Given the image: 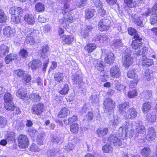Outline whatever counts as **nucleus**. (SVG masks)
Instances as JSON below:
<instances>
[{
    "label": "nucleus",
    "mask_w": 157,
    "mask_h": 157,
    "mask_svg": "<svg viewBox=\"0 0 157 157\" xmlns=\"http://www.w3.org/2000/svg\"><path fill=\"white\" fill-rule=\"evenodd\" d=\"M150 149L148 147H145L141 150L140 154L144 157H149L151 154Z\"/></svg>",
    "instance_id": "nucleus-25"
},
{
    "label": "nucleus",
    "mask_w": 157,
    "mask_h": 157,
    "mask_svg": "<svg viewBox=\"0 0 157 157\" xmlns=\"http://www.w3.org/2000/svg\"><path fill=\"white\" fill-rule=\"evenodd\" d=\"M24 20L29 24H33L34 23L35 20L33 15L27 14L24 17Z\"/></svg>",
    "instance_id": "nucleus-29"
},
{
    "label": "nucleus",
    "mask_w": 157,
    "mask_h": 157,
    "mask_svg": "<svg viewBox=\"0 0 157 157\" xmlns=\"http://www.w3.org/2000/svg\"><path fill=\"white\" fill-rule=\"evenodd\" d=\"M25 71L22 69H18L14 71L13 74L17 77L22 78L25 75Z\"/></svg>",
    "instance_id": "nucleus-36"
},
{
    "label": "nucleus",
    "mask_w": 157,
    "mask_h": 157,
    "mask_svg": "<svg viewBox=\"0 0 157 157\" xmlns=\"http://www.w3.org/2000/svg\"><path fill=\"white\" fill-rule=\"evenodd\" d=\"M137 113L133 108H131L124 113V117L127 119H131L135 118L137 115Z\"/></svg>",
    "instance_id": "nucleus-9"
},
{
    "label": "nucleus",
    "mask_w": 157,
    "mask_h": 157,
    "mask_svg": "<svg viewBox=\"0 0 157 157\" xmlns=\"http://www.w3.org/2000/svg\"><path fill=\"white\" fill-rule=\"evenodd\" d=\"M9 48L5 44L0 46V56L3 57L9 52Z\"/></svg>",
    "instance_id": "nucleus-24"
},
{
    "label": "nucleus",
    "mask_w": 157,
    "mask_h": 157,
    "mask_svg": "<svg viewBox=\"0 0 157 157\" xmlns=\"http://www.w3.org/2000/svg\"><path fill=\"white\" fill-rule=\"evenodd\" d=\"M3 33L4 36L7 37H10L13 35V31L10 27L9 26L4 27L3 29Z\"/></svg>",
    "instance_id": "nucleus-17"
},
{
    "label": "nucleus",
    "mask_w": 157,
    "mask_h": 157,
    "mask_svg": "<svg viewBox=\"0 0 157 157\" xmlns=\"http://www.w3.org/2000/svg\"><path fill=\"white\" fill-rule=\"evenodd\" d=\"M102 150L103 152H108L112 151L113 148L110 145L107 143L102 147Z\"/></svg>",
    "instance_id": "nucleus-54"
},
{
    "label": "nucleus",
    "mask_w": 157,
    "mask_h": 157,
    "mask_svg": "<svg viewBox=\"0 0 157 157\" xmlns=\"http://www.w3.org/2000/svg\"><path fill=\"white\" fill-rule=\"evenodd\" d=\"M124 56L122 60L123 64L125 67H128L133 62V59L131 56V52L128 48H127L124 53Z\"/></svg>",
    "instance_id": "nucleus-1"
},
{
    "label": "nucleus",
    "mask_w": 157,
    "mask_h": 157,
    "mask_svg": "<svg viewBox=\"0 0 157 157\" xmlns=\"http://www.w3.org/2000/svg\"><path fill=\"white\" fill-rule=\"evenodd\" d=\"M92 29V27L90 25H85L80 30V36L83 38H85L88 36L89 33Z\"/></svg>",
    "instance_id": "nucleus-10"
},
{
    "label": "nucleus",
    "mask_w": 157,
    "mask_h": 157,
    "mask_svg": "<svg viewBox=\"0 0 157 157\" xmlns=\"http://www.w3.org/2000/svg\"><path fill=\"white\" fill-rule=\"evenodd\" d=\"M70 113V110L67 108L64 107L61 109L58 115L59 118H64Z\"/></svg>",
    "instance_id": "nucleus-23"
},
{
    "label": "nucleus",
    "mask_w": 157,
    "mask_h": 157,
    "mask_svg": "<svg viewBox=\"0 0 157 157\" xmlns=\"http://www.w3.org/2000/svg\"><path fill=\"white\" fill-rule=\"evenodd\" d=\"M120 111L121 113H123L129 107V104L128 102H125L122 104H121L119 105Z\"/></svg>",
    "instance_id": "nucleus-43"
},
{
    "label": "nucleus",
    "mask_w": 157,
    "mask_h": 157,
    "mask_svg": "<svg viewBox=\"0 0 157 157\" xmlns=\"http://www.w3.org/2000/svg\"><path fill=\"white\" fill-rule=\"evenodd\" d=\"M152 14L150 19V22L151 25H157V13Z\"/></svg>",
    "instance_id": "nucleus-42"
},
{
    "label": "nucleus",
    "mask_w": 157,
    "mask_h": 157,
    "mask_svg": "<svg viewBox=\"0 0 157 157\" xmlns=\"http://www.w3.org/2000/svg\"><path fill=\"white\" fill-rule=\"evenodd\" d=\"M78 126L77 123H74L71 125L70 130L73 133H77L78 131Z\"/></svg>",
    "instance_id": "nucleus-51"
},
{
    "label": "nucleus",
    "mask_w": 157,
    "mask_h": 157,
    "mask_svg": "<svg viewBox=\"0 0 157 157\" xmlns=\"http://www.w3.org/2000/svg\"><path fill=\"white\" fill-rule=\"evenodd\" d=\"M133 124L136 132L139 134H143L145 132V127L141 121H133Z\"/></svg>",
    "instance_id": "nucleus-6"
},
{
    "label": "nucleus",
    "mask_w": 157,
    "mask_h": 157,
    "mask_svg": "<svg viewBox=\"0 0 157 157\" xmlns=\"http://www.w3.org/2000/svg\"><path fill=\"white\" fill-rule=\"evenodd\" d=\"M39 52L40 56L44 58L47 56V53L48 51L49 48L48 46L45 45L42 46Z\"/></svg>",
    "instance_id": "nucleus-30"
},
{
    "label": "nucleus",
    "mask_w": 157,
    "mask_h": 157,
    "mask_svg": "<svg viewBox=\"0 0 157 157\" xmlns=\"http://www.w3.org/2000/svg\"><path fill=\"white\" fill-rule=\"evenodd\" d=\"M152 75V74L151 73H150L149 70L147 69L145 70L143 75L144 78H146L147 81H148L151 78Z\"/></svg>",
    "instance_id": "nucleus-57"
},
{
    "label": "nucleus",
    "mask_w": 157,
    "mask_h": 157,
    "mask_svg": "<svg viewBox=\"0 0 157 157\" xmlns=\"http://www.w3.org/2000/svg\"><path fill=\"white\" fill-rule=\"evenodd\" d=\"M86 0H78L76 2V5L78 8L84 7L86 4Z\"/></svg>",
    "instance_id": "nucleus-55"
},
{
    "label": "nucleus",
    "mask_w": 157,
    "mask_h": 157,
    "mask_svg": "<svg viewBox=\"0 0 157 157\" xmlns=\"http://www.w3.org/2000/svg\"><path fill=\"white\" fill-rule=\"evenodd\" d=\"M110 23L111 21L108 19H101L98 22V29L101 32L108 30L110 27Z\"/></svg>",
    "instance_id": "nucleus-3"
},
{
    "label": "nucleus",
    "mask_w": 157,
    "mask_h": 157,
    "mask_svg": "<svg viewBox=\"0 0 157 157\" xmlns=\"http://www.w3.org/2000/svg\"><path fill=\"white\" fill-rule=\"evenodd\" d=\"M62 39L66 44H70L74 41V38L72 36H63Z\"/></svg>",
    "instance_id": "nucleus-27"
},
{
    "label": "nucleus",
    "mask_w": 157,
    "mask_h": 157,
    "mask_svg": "<svg viewBox=\"0 0 157 157\" xmlns=\"http://www.w3.org/2000/svg\"><path fill=\"white\" fill-rule=\"evenodd\" d=\"M42 63L39 59H34L29 63V67L33 70H35L40 67Z\"/></svg>",
    "instance_id": "nucleus-11"
},
{
    "label": "nucleus",
    "mask_w": 157,
    "mask_h": 157,
    "mask_svg": "<svg viewBox=\"0 0 157 157\" xmlns=\"http://www.w3.org/2000/svg\"><path fill=\"white\" fill-rule=\"evenodd\" d=\"M157 13V3L155 4L153 7L152 9L150 11L148 10V12L145 13L146 16H148L150 14H156Z\"/></svg>",
    "instance_id": "nucleus-52"
},
{
    "label": "nucleus",
    "mask_w": 157,
    "mask_h": 157,
    "mask_svg": "<svg viewBox=\"0 0 157 157\" xmlns=\"http://www.w3.org/2000/svg\"><path fill=\"white\" fill-rule=\"evenodd\" d=\"M121 74L120 69L117 65L112 67L110 70V75L114 77H118Z\"/></svg>",
    "instance_id": "nucleus-12"
},
{
    "label": "nucleus",
    "mask_w": 157,
    "mask_h": 157,
    "mask_svg": "<svg viewBox=\"0 0 157 157\" xmlns=\"http://www.w3.org/2000/svg\"><path fill=\"white\" fill-rule=\"evenodd\" d=\"M17 97L22 99H24L27 96V93L25 92L24 88L21 87L17 92Z\"/></svg>",
    "instance_id": "nucleus-19"
},
{
    "label": "nucleus",
    "mask_w": 157,
    "mask_h": 157,
    "mask_svg": "<svg viewBox=\"0 0 157 157\" xmlns=\"http://www.w3.org/2000/svg\"><path fill=\"white\" fill-rule=\"evenodd\" d=\"M115 59L114 54L111 52L107 53L104 59L105 62L109 64H111L113 63Z\"/></svg>",
    "instance_id": "nucleus-13"
},
{
    "label": "nucleus",
    "mask_w": 157,
    "mask_h": 157,
    "mask_svg": "<svg viewBox=\"0 0 157 157\" xmlns=\"http://www.w3.org/2000/svg\"><path fill=\"white\" fill-rule=\"evenodd\" d=\"M47 157H55L56 154L55 149H50L47 151Z\"/></svg>",
    "instance_id": "nucleus-56"
},
{
    "label": "nucleus",
    "mask_w": 157,
    "mask_h": 157,
    "mask_svg": "<svg viewBox=\"0 0 157 157\" xmlns=\"http://www.w3.org/2000/svg\"><path fill=\"white\" fill-rule=\"evenodd\" d=\"M11 21L14 24H17L20 21V17L18 16L12 15L11 18Z\"/></svg>",
    "instance_id": "nucleus-60"
},
{
    "label": "nucleus",
    "mask_w": 157,
    "mask_h": 157,
    "mask_svg": "<svg viewBox=\"0 0 157 157\" xmlns=\"http://www.w3.org/2000/svg\"><path fill=\"white\" fill-rule=\"evenodd\" d=\"M77 120V116L74 115L71 117L68 120V122H66L65 123L66 124H70L72 123V122L76 121Z\"/></svg>",
    "instance_id": "nucleus-62"
},
{
    "label": "nucleus",
    "mask_w": 157,
    "mask_h": 157,
    "mask_svg": "<svg viewBox=\"0 0 157 157\" xmlns=\"http://www.w3.org/2000/svg\"><path fill=\"white\" fill-rule=\"evenodd\" d=\"M96 48V46L93 44H87L85 47V50L88 51L89 52H92Z\"/></svg>",
    "instance_id": "nucleus-50"
},
{
    "label": "nucleus",
    "mask_w": 157,
    "mask_h": 157,
    "mask_svg": "<svg viewBox=\"0 0 157 157\" xmlns=\"http://www.w3.org/2000/svg\"><path fill=\"white\" fill-rule=\"evenodd\" d=\"M128 95L129 98H132L137 95L136 91L135 90H133L132 91H130L128 92Z\"/></svg>",
    "instance_id": "nucleus-64"
},
{
    "label": "nucleus",
    "mask_w": 157,
    "mask_h": 157,
    "mask_svg": "<svg viewBox=\"0 0 157 157\" xmlns=\"http://www.w3.org/2000/svg\"><path fill=\"white\" fill-rule=\"evenodd\" d=\"M97 133L99 136L102 137L107 135L109 132L107 128H99L97 130Z\"/></svg>",
    "instance_id": "nucleus-20"
},
{
    "label": "nucleus",
    "mask_w": 157,
    "mask_h": 157,
    "mask_svg": "<svg viewBox=\"0 0 157 157\" xmlns=\"http://www.w3.org/2000/svg\"><path fill=\"white\" fill-rule=\"evenodd\" d=\"M18 142L19 146L21 148L28 147L29 145V140L26 136L22 135L19 136Z\"/></svg>",
    "instance_id": "nucleus-5"
},
{
    "label": "nucleus",
    "mask_w": 157,
    "mask_h": 157,
    "mask_svg": "<svg viewBox=\"0 0 157 157\" xmlns=\"http://www.w3.org/2000/svg\"><path fill=\"white\" fill-rule=\"evenodd\" d=\"M13 126L17 131H19L24 129L25 124L22 121L15 120L13 122Z\"/></svg>",
    "instance_id": "nucleus-15"
},
{
    "label": "nucleus",
    "mask_w": 157,
    "mask_h": 157,
    "mask_svg": "<svg viewBox=\"0 0 157 157\" xmlns=\"http://www.w3.org/2000/svg\"><path fill=\"white\" fill-rule=\"evenodd\" d=\"M24 35L26 36L25 42L30 45L33 44L35 42L33 36L35 34L34 30H30L29 28L25 29L24 32Z\"/></svg>",
    "instance_id": "nucleus-2"
},
{
    "label": "nucleus",
    "mask_w": 157,
    "mask_h": 157,
    "mask_svg": "<svg viewBox=\"0 0 157 157\" xmlns=\"http://www.w3.org/2000/svg\"><path fill=\"white\" fill-rule=\"evenodd\" d=\"M7 124V120L4 117L0 116V125L2 128H4Z\"/></svg>",
    "instance_id": "nucleus-59"
},
{
    "label": "nucleus",
    "mask_w": 157,
    "mask_h": 157,
    "mask_svg": "<svg viewBox=\"0 0 157 157\" xmlns=\"http://www.w3.org/2000/svg\"><path fill=\"white\" fill-rule=\"evenodd\" d=\"M44 105L41 103L34 104L31 108L32 112L34 114L40 115L41 114L44 110Z\"/></svg>",
    "instance_id": "nucleus-4"
},
{
    "label": "nucleus",
    "mask_w": 157,
    "mask_h": 157,
    "mask_svg": "<svg viewBox=\"0 0 157 157\" xmlns=\"http://www.w3.org/2000/svg\"><path fill=\"white\" fill-rule=\"evenodd\" d=\"M132 19L134 23L136 25L140 27L143 26V22L140 19V17L138 15L135 14L132 15Z\"/></svg>",
    "instance_id": "nucleus-16"
},
{
    "label": "nucleus",
    "mask_w": 157,
    "mask_h": 157,
    "mask_svg": "<svg viewBox=\"0 0 157 157\" xmlns=\"http://www.w3.org/2000/svg\"><path fill=\"white\" fill-rule=\"evenodd\" d=\"M15 134L12 131H8L5 135V139L10 143L13 142L15 139Z\"/></svg>",
    "instance_id": "nucleus-21"
},
{
    "label": "nucleus",
    "mask_w": 157,
    "mask_h": 157,
    "mask_svg": "<svg viewBox=\"0 0 157 157\" xmlns=\"http://www.w3.org/2000/svg\"><path fill=\"white\" fill-rule=\"evenodd\" d=\"M127 76L128 78H136L137 76V74L136 70H129L127 72Z\"/></svg>",
    "instance_id": "nucleus-34"
},
{
    "label": "nucleus",
    "mask_w": 157,
    "mask_h": 157,
    "mask_svg": "<svg viewBox=\"0 0 157 157\" xmlns=\"http://www.w3.org/2000/svg\"><path fill=\"white\" fill-rule=\"evenodd\" d=\"M36 11L37 12L44 11L45 9L44 5L41 2L37 3L35 6Z\"/></svg>",
    "instance_id": "nucleus-41"
},
{
    "label": "nucleus",
    "mask_w": 157,
    "mask_h": 157,
    "mask_svg": "<svg viewBox=\"0 0 157 157\" xmlns=\"http://www.w3.org/2000/svg\"><path fill=\"white\" fill-rule=\"evenodd\" d=\"M73 84H80L82 82V77L77 74H75L72 79Z\"/></svg>",
    "instance_id": "nucleus-28"
},
{
    "label": "nucleus",
    "mask_w": 157,
    "mask_h": 157,
    "mask_svg": "<svg viewBox=\"0 0 157 157\" xmlns=\"http://www.w3.org/2000/svg\"><path fill=\"white\" fill-rule=\"evenodd\" d=\"M133 121L131 122L129 120H127L124 122L123 124L122 127L126 130L134 127V125L132 124Z\"/></svg>",
    "instance_id": "nucleus-38"
},
{
    "label": "nucleus",
    "mask_w": 157,
    "mask_h": 157,
    "mask_svg": "<svg viewBox=\"0 0 157 157\" xmlns=\"http://www.w3.org/2000/svg\"><path fill=\"white\" fill-rule=\"evenodd\" d=\"M104 67L103 61L101 60H98L97 62V63L95 65V68L98 70L102 71H103Z\"/></svg>",
    "instance_id": "nucleus-46"
},
{
    "label": "nucleus",
    "mask_w": 157,
    "mask_h": 157,
    "mask_svg": "<svg viewBox=\"0 0 157 157\" xmlns=\"http://www.w3.org/2000/svg\"><path fill=\"white\" fill-rule=\"evenodd\" d=\"M7 17L4 11L0 10V23L5 22L7 20Z\"/></svg>",
    "instance_id": "nucleus-45"
},
{
    "label": "nucleus",
    "mask_w": 157,
    "mask_h": 157,
    "mask_svg": "<svg viewBox=\"0 0 157 157\" xmlns=\"http://www.w3.org/2000/svg\"><path fill=\"white\" fill-rule=\"evenodd\" d=\"M112 46L116 48H118L123 46V44L119 39H114L113 41Z\"/></svg>",
    "instance_id": "nucleus-35"
},
{
    "label": "nucleus",
    "mask_w": 157,
    "mask_h": 157,
    "mask_svg": "<svg viewBox=\"0 0 157 157\" xmlns=\"http://www.w3.org/2000/svg\"><path fill=\"white\" fill-rule=\"evenodd\" d=\"M108 39V36L106 35H100L97 36L95 38V41L104 42H106Z\"/></svg>",
    "instance_id": "nucleus-32"
},
{
    "label": "nucleus",
    "mask_w": 157,
    "mask_h": 157,
    "mask_svg": "<svg viewBox=\"0 0 157 157\" xmlns=\"http://www.w3.org/2000/svg\"><path fill=\"white\" fill-rule=\"evenodd\" d=\"M124 2L128 7L131 8L136 7L137 5L135 0H124Z\"/></svg>",
    "instance_id": "nucleus-39"
},
{
    "label": "nucleus",
    "mask_w": 157,
    "mask_h": 157,
    "mask_svg": "<svg viewBox=\"0 0 157 157\" xmlns=\"http://www.w3.org/2000/svg\"><path fill=\"white\" fill-rule=\"evenodd\" d=\"M116 87L117 90L119 91H123V92H124L126 91L125 88L126 87L121 84L120 83H119L117 85Z\"/></svg>",
    "instance_id": "nucleus-63"
},
{
    "label": "nucleus",
    "mask_w": 157,
    "mask_h": 157,
    "mask_svg": "<svg viewBox=\"0 0 157 157\" xmlns=\"http://www.w3.org/2000/svg\"><path fill=\"white\" fill-rule=\"evenodd\" d=\"M20 55L22 58H25L28 56V53L26 50L24 49L21 50L19 53Z\"/></svg>",
    "instance_id": "nucleus-61"
},
{
    "label": "nucleus",
    "mask_w": 157,
    "mask_h": 157,
    "mask_svg": "<svg viewBox=\"0 0 157 157\" xmlns=\"http://www.w3.org/2000/svg\"><path fill=\"white\" fill-rule=\"evenodd\" d=\"M43 133H41L38 135L37 142L38 144L40 145L43 144V141L44 139Z\"/></svg>",
    "instance_id": "nucleus-58"
},
{
    "label": "nucleus",
    "mask_w": 157,
    "mask_h": 157,
    "mask_svg": "<svg viewBox=\"0 0 157 157\" xmlns=\"http://www.w3.org/2000/svg\"><path fill=\"white\" fill-rule=\"evenodd\" d=\"M63 13L65 20H66L67 22H71L72 21L73 18L72 14L70 13L69 12H66V10L63 11Z\"/></svg>",
    "instance_id": "nucleus-26"
},
{
    "label": "nucleus",
    "mask_w": 157,
    "mask_h": 157,
    "mask_svg": "<svg viewBox=\"0 0 157 157\" xmlns=\"http://www.w3.org/2000/svg\"><path fill=\"white\" fill-rule=\"evenodd\" d=\"M151 107L149 102H146L142 106V110L144 113H146L150 109Z\"/></svg>",
    "instance_id": "nucleus-49"
},
{
    "label": "nucleus",
    "mask_w": 157,
    "mask_h": 157,
    "mask_svg": "<svg viewBox=\"0 0 157 157\" xmlns=\"http://www.w3.org/2000/svg\"><path fill=\"white\" fill-rule=\"evenodd\" d=\"M4 99L5 103L10 102L13 101V98L10 93L6 92L4 94Z\"/></svg>",
    "instance_id": "nucleus-40"
},
{
    "label": "nucleus",
    "mask_w": 157,
    "mask_h": 157,
    "mask_svg": "<svg viewBox=\"0 0 157 157\" xmlns=\"http://www.w3.org/2000/svg\"><path fill=\"white\" fill-rule=\"evenodd\" d=\"M94 10L93 9H88L85 10V17L87 19H90L94 15Z\"/></svg>",
    "instance_id": "nucleus-33"
},
{
    "label": "nucleus",
    "mask_w": 157,
    "mask_h": 157,
    "mask_svg": "<svg viewBox=\"0 0 157 157\" xmlns=\"http://www.w3.org/2000/svg\"><path fill=\"white\" fill-rule=\"evenodd\" d=\"M15 107L14 104L12 101L11 102L6 103L5 104V108L7 110L12 111L15 109Z\"/></svg>",
    "instance_id": "nucleus-37"
},
{
    "label": "nucleus",
    "mask_w": 157,
    "mask_h": 157,
    "mask_svg": "<svg viewBox=\"0 0 157 157\" xmlns=\"http://www.w3.org/2000/svg\"><path fill=\"white\" fill-rule=\"evenodd\" d=\"M63 78V76L62 73L60 72L56 73L54 75L55 80L58 82L62 81Z\"/></svg>",
    "instance_id": "nucleus-47"
},
{
    "label": "nucleus",
    "mask_w": 157,
    "mask_h": 157,
    "mask_svg": "<svg viewBox=\"0 0 157 157\" xmlns=\"http://www.w3.org/2000/svg\"><path fill=\"white\" fill-rule=\"evenodd\" d=\"M22 78H23L22 79V81L25 85H27V83H29L32 79L31 76L28 74H25V76Z\"/></svg>",
    "instance_id": "nucleus-44"
},
{
    "label": "nucleus",
    "mask_w": 157,
    "mask_h": 157,
    "mask_svg": "<svg viewBox=\"0 0 157 157\" xmlns=\"http://www.w3.org/2000/svg\"><path fill=\"white\" fill-rule=\"evenodd\" d=\"M141 61L142 65L146 67H148L153 63V59L147 58L146 56H143Z\"/></svg>",
    "instance_id": "nucleus-18"
},
{
    "label": "nucleus",
    "mask_w": 157,
    "mask_h": 157,
    "mask_svg": "<svg viewBox=\"0 0 157 157\" xmlns=\"http://www.w3.org/2000/svg\"><path fill=\"white\" fill-rule=\"evenodd\" d=\"M69 90V87L68 84H65L63 88L60 91L59 93L62 95L67 94Z\"/></svg>",
    "instance_id": "nucleus-53"
},
{
    "label": "nucleus",
    "mask_w": 157,
    "mask_h": 157,
    "mask_svg": "<svg viewBox=\"0 0 157 157\" xmlns=\"http://www.w3.org/2000/svg\"><path fill=\"white\" fill-rule=\"evenodd\" d=\"M29 98L31 101L33 102H37L40 101L41 97L38 94L32 93L29 94Z\"/></svg>",
    "instance_id": "nucleus-22"
},
{
    "label": "nucleus",
    "mask_w": 157,
    "mask_h": 157,
    "mask_svg": "<svg viewBox=\"0 0 157 157\" xmlns=\"http://www.w3.org/2000/svg\"><path fill=\"white\" fill-rule=\"evenodd\" d=\"M108 141L110 144L115 146H120L122 144L121 140L115 135H110L108 138Z\"/></svg>",
    "instance_id": "nucleus-7"
},
{
    "label": "nucleus",
    "mask_w": 157,
    "mask_h": 157,
    "mask_svg": "<svg viewBox=\"0 0 157 157\" xmlns=\"http://www.w3.org/2000/svg\"><path fill=\"white\" fill-rule=\"evenodd\" d=\"M17 58V56L15 54H10L8 55L5 58L6 64H8L12 60H14Z\"/></svg>",
    "instance_id": "nucleus-31"
},
{
    "label": "nucleus",
    "mask_w": 157,
    "mask_h": 157,
    "mask_svg": "<svg viewBox=\"0 0 157 157\" xmlns=\"http://www.w3.org/2000/svg\"><path fill=\"white\" fill-rule=\"evenodd\" d=\"M129 135L130 138L133 137L134 139H135L137 137L138 139H140L139 137L140 136L139 135L136 130L131 129L130 131Z\"/></svg>",
    "instance_id": "nucleus-48"
},
{
    "label": "nucleus",
    "mask_w": 157,
    "mask_h": 157,
    "mask_svg": "<svg viewBox=\"0 0 157 157\" xmlns=\"http://www.w3.org/2000/svg\"><path fill=\"white\" fill-rule=\"evenodd\" d=\"M147 131L146 139L148 140H153L156 135L155 131L154 128L153 127H149Z\"/></svg>",
    "instance_id": "nucleus-14"
},
{
    "label": "nucleus",
    "mask_w": 157,
    "mask_h": 157,
    "mask_svg": "<svg viewBox=\"0 0 157 157\" xmlns=\"http://www.w3.org/2000/svg\"><path fill=\"white\" fill-rule=\"evenodd\" d=\"M115 102L111 98L105 99L103 102L105 108L108 111L113 110L115 107Z\"/></svg>",
    "instance_id": "nucleus-8"
}]
</instances>
